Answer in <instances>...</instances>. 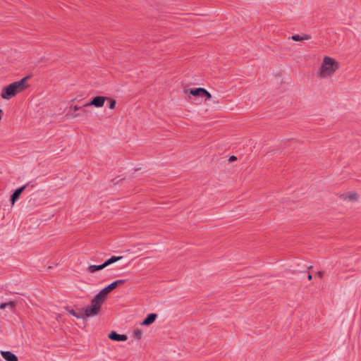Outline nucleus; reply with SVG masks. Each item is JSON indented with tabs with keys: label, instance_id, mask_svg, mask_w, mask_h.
<instances>
[{
	"label": "nucleus",
	"instance_id": "obj_22",
	"mask_svg": "<svg viewBox=\"0 0 361 361\" xmlns=\"http://www.w3.org/2000/svg\"><path fill=\"white\" fill-rule=\"evenodd\" d=\"M230 161H235L236 160V157L235 156H231L229 159Z\"/></svg>",
	"mask_w": 361,
	"mask_h": 361
},
{
	"label": "nucleus",
	"instance_id": "obj_18",
	"mask_svg": "<svg viewBox=\"0 0 361 361\" xmlns=\"http://www.w3.org/2000/svg\"><path fill=\"white\" fill-rule=\"evenodd\" d=\"M106 102H108V107L113 110L116 108V101L113 99V98H111V97H107V99Z\"/></svg>",
	"mask_w": 361,
	"mask_h": 361
},
{
	"label": "nucleus",
	"instance_id": "obj_10",
	"mask_svg": "<svg viewBox=\"0 0 361 361\" xmlns=\"http://www.w3.org/2000/svg\"><path fill=\"white\" fill-rule=\"evenodd\" d=\"M157 317V314H149L147 317L141 322L142 326H149L152 324Z\"/></svg>",
	"mask_w": 361,
	"mask_h": 361
},
{
	"label": "nucleus",
	"instance_id": "obj_9",
	"mask_svg": "<svg viewBox=\"0 0 361 361\" xmlns=\"http://www.w3.org/2000/svg\"><path fill=\"white\" fill-rule=\"evenodd\" d=\"M108 337L114 341H126L128 338L126 335L124 334H118L116 331L111 332Z\"/></svg>",
	"mask_w": 361,
	"mask_h": 361
},
{
	"label": "nucleus",
	"instance_id": "obj_4",
	"mask_svg": "<svg viewBox=\"0 0 361 361\" xmlns=\"http://www.w3.org/2000/svg\"><path fill=\"white\" fill-rule=\"evenodd\" d=\"M125 283V280H117L109 284L108 286L105 287L102 290H101L98 294L103 298L104 300L106 299L107 295L114 289L117 288L118 286Z\"/></svg>",
	"mask_w": 361,
	"mask_h": 361
},
{
	"label": "nucleus",
	"instance_id": "obj_6",
	"mask_svg": "<svg viewBox=\"0 0 361 361\" xmlns=\"http://www.w3.org/2000/svg\"><path fill=\"white\" fill-rule=\"evenodd\" d=\"M341 199L343 201L356 202L358 200L359 195L356 192L351 191L342 194Z\"/></svg>",
	"mask_w": 361,
	"mask_h": 361
},
{
	"label": "nucleus",
	"instance_id": "obj_5",
	"mask_svg": "<svg viewBox=\"0 0 361 361\" xmlns=\"http://www.w3.org/2000/svg\"><path fill=\"white\" fill-rule=\"evenodd\" d=\"M107 99V97L97 96L93 97L91 101L84 106H94L96 108H102L104 106L105 102Z\"/></svg>",
	"mask_w": 361,
	"mask_h": 361
},
{
	"label": "nucleus",
	"instance_id": "obj_23",
	"mask_svg": "<svg viewBox=\"0 0 361 361\" xmlns=\"http://www.w3.org/2000/svg\"><path fill=\"white\" fill-rule=\"evenodd\" d=\"M307 279H308L309 280H312V275H311V274H308V276H307Z\"/></svg>",
	"mask_w": 361,
	"mask_h": 361
},
{
	"label": "nucleus",
	"instance_id": "obj_2",
	"mask_svg": "<svg viewBox=\"0 0 361 361\" xmlns=\"http://www.w3.org/2000/svg\"><path fill=\"white\" fill-rule=\"evenodd\" d=\"M29 76H25L3 87L1 92V98L5 100H8L18 94L24 92L29 87L27 82Z\"/></svg>",
	"mask_w": 361,
	"mask_h": 361
},
{
	"label": "nucleus",
	"instance_id": "obj_3",
	"mask_svg": "<svg viewBox=\"0 0 361 361\" xmlns=\"http://www.w3.org/2000/svg\"><path fill=\"white\" fill-rule=\"evenodd\" d=\"M104 300H105L97 293L92 300L91 305L83 310L85 319L97 315L100 312L101 307Z\"/></svg>",
	"mask_w": 361,
	"mask_h": 361
},
{
	"label": "nucleus",
	"instance_id": "obj_7",
	"mask_svg": "<svg viewBox=\"0 0 361 361\" xmlns=\"http://www.w3.org/2000/svg\"><path fill=\"white\" fill-rule=\"evenodd\" d=\"M0 353L6 361H18L17 356L10 351L1 350Z\"/></svg>",
	"mask_w": 361,
	"mask_h": 361
},
{
	"label": "nucleus",
	"instance_id": "obj_17",
	"mask_svg": "<svg viewBox=\"0 0 361 361\" xmlns=\"http://www.w3.org/2000/svg\"><path fill=\"white\" fill-rule=\"evenodd\" d=\"M16 302L14 301H9L7 302H4L0 305V309L4 310L6 307H8L11 310H13L16 307Z\"/></svg>",
	"mask_w": 361,
	"mask_h": 361
},
{
	"label": "nucleus",
	"instance_id": "obj_15",
	"mask_svg": "<svg viewBox=\"0 0 361 361\" xmlns=\"http://www.w3.org/2000/svg\"><path fill=\"white\" fill-rule=\"evenodd\" d=\"M105 267H106L104 266V263H103L102 264H100V265H90L87 267V271L90 273H94L95 271L102 270V269H104Z\"/></svg>",
	"mask_w": 361,
	"mask_h": 361
},
{
	"label": "nucleus",
	"instance_id": "obj_13",
	"mask_svg": "<svg viewBox=\"0 0 361 361\" xmlns=\"http://www.w3.org/2000/svg\"><path fill=\"white\" fill-rule=\"evenodd\" d=\"M185 93H189L195 97H202V93L204 92V88L197 87L195 89L187 90L185 91Z\"/></svg>",
	"mask_w": 361,
	"mask_h": 361
},
{
	"label": "nucleus",
	"instance_id": "obj_12",
	"mask_svg": "<svg viewBox=\"0 0 361 361\" xmlns=\"http://www.w3.org/2000/svg\"><path fill=\"white\" fill-rule=\"evenodd\" d=\"M291 39L295 42H300L305 40H309L311 39V36L307 34L302 35H293L291 36Z\"/></svg>",
	"mask_w": 361,
	"mask_h": 361
},
{
	"label": "nucleus",
	"instance_id": "obj_16",
	"mask_svg": "<svg viewBox=\"0 0 361 361\" xmlns=\"http://www.w3.org/2000/svg\"><path fill=\"white\" fill-rule=\"evenodd\" d=\"M122 258H123L122 256H112L104 262V266L106 267L107 266H109L114 262L120 261Z\"/></svg>",
	"mask_w": 361,
	"mask_h": 361
},
{
	"label": "nucleus",
	"instance_id": "obj_14",
	"mask_svg": "<svg viewBox=\"0 0 361 361\" xmlns=\"http://www.w3.org/2000/svg\"><path fill=\"white\" fill-rule=\"evenodd\" d=\"M68 312L72 316L76 317L77 319H82L85 320V314L83 310H79L78 311H75L73 310H68Z\"/></svg>",
	"mask_w": 361,
	"mask_h": 361
},
{
	"label": "nucleus",
	"instance_id": "obj_20",
	"mask_svg": "<svg viewBox=\"0 0 361 361\" xmlns=\"http://www.w3.org/2000/svg\"><path fill=\"white\" fill-rule=\"evenodd\" d=\"M202 97H205L206 99H212V94L207 90H205L204 88V92L202 93Z\"/></svg>",
	"mask_w": 361,
	"mask_h": 361
},
{
	"label": "nucleus",
	"instance_id": "obj_1",
	"mask_svg": "<svg viewBox=\"0 0 361 361\" xmlns=\"http://www.w3.org/2000/svg\"><path fill=\"white\" fill-rule=\"evenodd\" d=\"M341 69V63L334 57L324 55L317 70V77L320 80H329L336 75Z\"/></svg>",
	"mask_w": 361,
	"mask_h": 361
},
{
	"label": "nucleus",
	"instance_id": "obj_19",
	"mask_svg": "<svg viewBox=\"0 0 361 361\" xmlns=\"http://www.w3.org/2000/svg\"><path fill=\"white\" fill-rule=\"evenodd\" d=\"M133 336L137 339H140L142 337V331L139 329L133 331Z\"/></svg>",
	"mask_w": 361,
	"mask_h": 361
},
{
	"label": "nucleus",
	"instance_id": "obj_11",
	"mask_svg": "<svg viewBox=\"0 0 361 361\" xmlns=\"http://www.w3.org/2000/svg\"><path fill=\"white\" fill-rule=\"evenodd\" d=\"M80 109V106L75 105V106H71L69 107V111L67 114V116H69L71 118H76L79 116V114H76L75 112L78 111Z\"/></svg>",
	"mask_w": 361,
	"mask_h": 361
},
{
	"label": "nucleus",
	"instance_id": "obj_8",
	"mask_svg": "<svg viewBox=\"0 0 361 361\" xmlns=\"http://www.w3.org/2000/svg\"><path fill=\"white\" fill-rule=\"evenodd\" d=\"M26 185L18 188L15 190V192L11 195V202L12 205H14L16 202L18 200L20 194L23 192V190L25 189Z\"/></svg>",
	"mask_w": 361,
	"mask_h": 361
},
{
	"label": "nucleus",
	"instance_id": "obj_21",
	"mask_svg": "<svg viewBox=\"0 0 361 361\" xmlns=\"http://www.w3.org/2000/svg\"><path fill=\"white\" fill-rule=\"evenodd\" d=\"M324 272L323 271H318L317 272L316 275L320 278L323 276Z\"/></svg>",
	"mask_w": 361,
	"mask_h": 361
}]
</instances>
